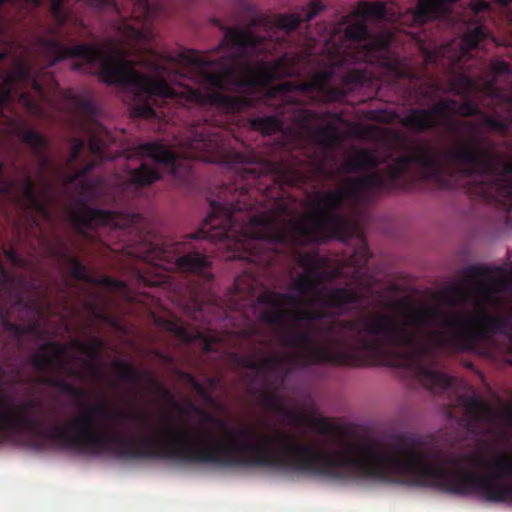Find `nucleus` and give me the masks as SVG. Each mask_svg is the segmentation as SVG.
I'll use <instances>...</instances> for the list:
<instances>
[{"label":"nucleus","instance_id":"f257e3e1","mask_svg":"<svg viewBox=\"0 0 512 512\" xmlns=\"http://www.w3.org/2000/svg\"><path fill=\"white\" fill-rule=\"evenodd\" d=\"M299 467L315 471H327L333 466H343L362 476L400 480L419 485L442 486L448 475L438 467L429 465L418 455L407 453H380L365 445H346L335 455L323 456L312 450L297 452Z\"/></svg>","mask_w":512,"mask_h":512},{"label":"nucleus","instance_id":"f03ea898","mask_svg":"<svg viewBox=\"0 0 512 512\" xmlns=\"http://www.w3.org/2000/svg\"><path fill=\"white\" fill-rule=\"evenodd\" d=\"M87 63L98 65L101 77L105 82L129 85L137 94L146 96H184L190 91L182 85L169 86L165 83L171 76L165 70H157L149 77L136 73L130 63L123 61L118 55H107L103 51L90 46L77 49Z\"/></svg>","mask_w":512,"mask_h":512},{"label":"nucleus","instance_id":"7ed1b4c3","mask_svg":"<svg viewBox=\"0 0 512 512\" xmlns=\"http://www.w3.org/2000/svg\"><path fill=\"white\" fill-rule=\"evenodd\" d=\"M143 152L149 159L134 172L133 179L139 184H150L160 177V171L156 166L158 164L169 165L173 157L170 151L158 144L145 146Z\"/></svg>","mask_w":512,"mask_h":512},{"label":"nucleus","instance_id":"20e7f679","mask_svg":"<svg viewBox=\"0 0 512 512\" xmlns=\"http://www.w3.org/2000/svg\"><path fill=\"white\" fill-rule=\"evenodd\" d=\"M285 72L278 69L272 71L268 70V67L261 66L255 71H245L240 82L237 83L240 87H252L258 89L259 87L265 86L272 78L281 77Z\"/></svg>","mask_w":512,"mask_h":512},{"label":"nucleus","instance_id":"39448f33","mask_svg":"<svg viewBox=\"0 0 512 512\" xmlns=\"http://www.w3.org/2000/svg\"><path fill=\"white\" fill-rule=\"evenodd\" d=\"M452 0H420L416 10V19L423 22L438 17L447 11Z\"/></svg>","mask_w":512,"mask_h":512},{"label":"nucleus","instance_id":"423d86ee","mask_svg":"<svg viewBox=\"0 0 512 512\" xmlns=\"http://www.w3.org/2000/svg\"><path fill=\"white\" fill-rule=\"evenodd\" d=\"M361 13L366 20L369 18L383 17L386 14V7L381 3L365 4L361 8Z\"/></svg>","mask_w":512,"mask_h":512},{"label":"nucleus","instance_id":"0eeeda50","mask_svg":"<svg viewBox=\"0 0 512 512\" xmlns=\"http://www.w3.org/2000/svg\"><path fill=\"white\" fill-rule=\"evenodd\" d=\"M366 34V28L364 25H356V26H350L346 30V35L348 38L351 39H360L363 38Z\"/></svg>","mask_w":512,"mask_h":512},{"label":"nucleus","instance_id":"6e6552de","mask_svg":"<svg viewBox=\"0 0 512 512\" xmlns=\"http://www.w3.org/2000/svg\"><path fill=\"white\" fill-rule=\"evenodd\" d=\"M210 83L213 86L219 87L221 89H230V86H231V84L228 81V77H223V76L212 77L210 79Z\"/></svg>","mask_w":512,"mask_h":512},{"label":"nucleus","instance_id":"1a4fd4ad","mask_svg":"<svg viewBox=\"0 0 512 512\" xmlns=\"http://www.w3.org/2000/svg\"><path fill=\"white\" fill-rule=\"evenodd\" d=\"M148 36H149V33H145L144 34L142 32H139L134 27H128L127 28L126 37L129 38V39L139 40L141 38H147Z\"/></svg>","mask_w":512,"mask_h":512},{"label":"nucleus","instance_id":"9d476101","mask_svg":"<svg viewBox=\"0 0 512 512\" xmlns=\"http://www.w3.org/2000/svg\"><path fill=\"white\" fill-rule=\"evenodd\" d=\"M177 265L184 269H192L195 266V259L191 256H186L178 259Z\"/></svg>","mask_w":512,"mask_h":512},{"label":"nucleus","instance_id":"9b49d317","mask_svg":"<svg viewBox=\"0 0 512 512\" xmlns=\"http://www.w3.org/2000/svg\"><path fill=\"white\" fill-rule=\"evenodd\" d=\"M461 481L463 482L464 486L456 487L452 490L457 493H468L474 485V481L470 478H462Z\"/></svg>","mask_w":512,"mask_h":512},{"label":"nucleus","instance_id":"f8f14e48","mask_svg":"<svg viewBox=\"0 0 512 512\" xmlns=\"http://www.w3.org/2000/svg\"><path fill=\"white\" fill-rule=\"evenodd\" d=\"M480 35H483V31H482V28L480 27H477L473 33V35H470L466 38V42L470 45V46H474L476 45V43L478 42V39H479V36Z\"/></svg>","mask_w":512,"mask_h":512},{"label":"nucleus","instance_id":"ddd939ff","mask_svg":"<svg viewBox=\"0 0 512 512\" xmlns=\"http://www.w3.org/2000/svg\"><path fill=\"white\" fill-rule=\"evenodd\" d=\"M491 499L492 500H508L509 496L506 493H501L500 495L492 496Z\"/></svg>","mask_w":512,"mask_h":512},{"label":"nucleus","instance_id":"4468645a","mask_svg":"<svg viewBox=\"0 0 512 512\" xmlns=\"http://www.w3.org/2000/svg\"><path fill=\"white\" fill-rule=\"evenodd\" d=\"M483 8H484V5H483V6H477V5H475V6L473 7V9H474L475 11H480V10H482Z\"/></svg>","mask_w":512,"mask_h":512},{"label":"nucleus","instance_id":"2eb2a0df","mask_svg":"<svg viewBox=\"0 0 512 512\" xmlns=\"http://www.w3.org/2000/svg\"><path fill=\"white\" fill-rule=\"evenodd\" d=\"M150 110H144V111H139V114L140 115H147V113H149Z\"/></svg>","mask_w":512,"mask_h":512},{"label":"nucleus","instance_id":"dca6fc26","mask_svg":"<svg viewBox=\"0 0 512 512\" xmlns=\"http://www.w3.org/2000/svg\"><path fill=\"white\" fill-rule=\"evenodd\" d=\"M249 236L250 237H261L262 235L257 234V233H251Z\"/></svg>","mask_w":512,"mask_h":512},{"label":"nucleus","instance_id":"f3484780","mask_svg":"<svg viewBox=\"0 0 512 512\" xmlns=\"http://www.w3.org/2000/svg\"><path fill=\"white\" fill-rule=\"evenodd\" d=\"M258 224H259V223H258V222H256V221L252 222V225H253V226H257Z\"/></svg>","mask_w":512,"mask_h":512},{"label":"nucleus","instance_id":"a211bd4d","mask_svg":"<svg viewBox=\"0 0 512 512\" xmlns=\"http://www.w3.org/2000/svg\"><path fill=\"white\" fill-rule=\"evenodd\" d=\"M511 20H512V14H511Z\"/></svg>","mask_w":512,"mask_h":512}]
</instances>
